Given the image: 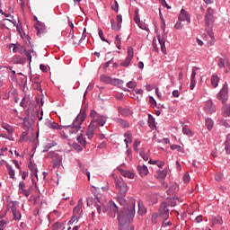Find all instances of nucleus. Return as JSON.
Masks as SVG:
<instances>
[{
    "label": "nucleus",
    "mask_w": 230,
    "mask_h": 230,
    "mask_svg": "<svg viewBox=\"0 0 230 230\" xmlns=\"http://www.w3.org/2000/svg\"><path fill=\"white\" fill-rule=\"evenodd\" d=\"M136 215V200L130 199V205L128 208H124L122 212L118 215L119 230H134V226L130 222L134 220Z\"/></svg>",
    "instance_id": "f257e3e1"
},
{
    "label": "nucleus",
    "mask_w": 230,
    "mask_h": 230,
    "mask_svg": "<svg viewBox=\"0 0 230 230\" xmlns=\"http://www.w3.org/2000/svg\"><path fill=\"white\" fill-rule=\"evenodd\" d=\"M107 119L105 117H95L90 123L87 130H86V137L88 139H93L94 135L96 134V130L98 127H103L105 125Z\"/></svg>",
    "instance_id": "f03ea898"
},
{
    "label": "nucleus",
    "mask_w": 230,
    "mask_h": 230,
    "mask_svg": "<svg viewBox=\"0 0 230 230\" xmlns=\"http://www.w3.org/2000/svg\"><path fill=\"white\" fill-rule=\"evenodd\" d=\"M115 186H116V190H119L120 197H125V194L127 193V191H128V187H127V184L125 183V181L121 178L116 179Z\"/></svg>",
    "instance_id": "7ed1b4c3"
},
{
    "label": "nucleus",
    "mask_w": 230,
    "mask_h": 230,
    "mask_svg": "<svg viewBox=\"0 0 230 230\" xmlns=\"http://www.w3.org/2000/svg\"><path fill=\"white\" fill-rule=\"evenodd\" d=\"M217 100H220L222 103H226L229 98V88L227 86V83H225L222 89L217 95Z\"/></svg>",
    "instance_id": "20e7f679"
},
{
    "label": "nucleus",
    "mask_w": 230,
    "mask_h": 230,
    "mask_svg": "<svg viewBox=\"0 0 230 230\" xmlns=\"http://www.w3.org/2000/svg\"><path fill=\"white\" fill-rule=\"evenodd\" d=\"M159 217H162L164 220H168L170 218V208H168V202H162L159 208Z\"/></svg>",
    "instance_id": "39448f33"
},
{
    "label": "nucleus",
    "mask_w": 230,
    "mask_h": 230,
    "mask_svg": "<svg viewBox=\"0 0 230 230\" xmlns=\"http://www.w3.org/2000/svg\"><path fill=\"white\" fill-rule=\"evenodd\" d=\"M102 211L105 213V211H108L110 217L114 218L116 215H118V206H116V203L113 201H110L107 205L106 208H103Z\"/></svg>",
    "instance_id": "423d86ee"
},
{
    "label": "nucleus",
    "mask_w": 230,
    "mask_h": 230,
    "mask_svg": "<svg viewBox=\"0 0 230 230\" xmlns=\"http://www.w3.org/2000/svg\"><path fill=\"white\" fill-rule=\"evenodd\" d=\"M213 19V9L208 7L205 14V24L208 28H211L214 21Z\"/></svg>",
    "instance_id": "0eeeda50"
},
{
    "label": "nucleus",
    "mask_w": 230,
    "mask_h": 230,
    "mask_svg": "<svg viewBox=\"0 0 230 230\" xmlns=\"http://www.w3.org/2000/svg\"><path fill=\"white\" fill-rule=\"evenodd\" d=\"M132 58H134V49L132 47H128L126 60L122 62L120 66L123 67H128V66H130V62H132Z\"/></svg>",
    "instance_id": "6e6552de"
},
{
    "label": "nucleus",
    "mask_w": 230,
    "mask_h": 230,
    "mask_svg": "<svg viewBox=\"0 0 230 230\" xmlns=\"http://www.w3.org/2000/svg\"><path fill=\"white\" fill-rule=\"evenodd\" d=\"M132 58H134V49L132 47H128L126 60L122 62L120 66L123 67H128V66H130V62H132Z\"/></svg>",
    "instance_id": "1a4fd4ad"
},
{
    "label": "nucleus",
    "mask_w": 230,
    "mask_h": 230,
    "mask_svg": "<svg viewBox=\"0 0 230 230\" xmlns=\"http://www.w3.org/2000/svg\"><path fill=\"white\" fill-rule=\"evenodd\" d=\"M47 157L52 159V162L54 163V168H57V166H60V164H62V158L58 157V154L55 152H49Z\"/></svg>",
    "instance_id": "9d476101"
},
{
    "label": "nucleus",
    "mask_w": 230,
    "mask_h": 230,
    "mask_svg": "<svg viewBox=\"0 0 230 230\" xmlns=\"http://www.w3.org/2000/svg\"><path fill=\"white\" fill-rule=\"evenodd\" d=\"M204 111L206 114H213L215 111H217V108H215V105L213 104V101H207L204 106Z\"/></svg>",
    "instance_id": "9b49d317"
},
{
    "label": "nucleus",
    "mask_w": 230,
    "mask_h": 230,
    "mask_svg": "<svg viewBox=\"0 0 230 230\" xmlns=\"http://www.w3.org/2000/svg\"><path fill=\"white\" fill-rule=\"evenodd\" d=\"M10 49H13V53H21V55H24V53H26V49L21 44H13Z\"/></svg>",
    "instance_id": "f8f14e48"
},
{
    "label": "nucleus",
    "mask_w": 230,
    "mask_h": 230,
    "mask_svg": "<svg viewBox=\"0 0 230 230\" xmlns=\"http://www.w3.org/2000/svg\"><path fill=\"white\" fill-rule=\"evenodd\" d=\"M179 21L181 22H184L187 21V22H191V18L190 17V14L188 13V12H186V10L181 9L179 14Z\"/></svg>",
    "instance_id": "ddd939ff"
},
{
    "label": "nucleus",
    "mask_w": 230,
    "mask_h": 230,
    "mask_svg": "<svg viewBox=\"0 0 230 230\" xmlns=\"http://www.w3.org/2000/svg\"><path fill=\"white\" fill-rule=\"evenodd\" d=\"M11 211L13 214V220H21L22 216L21 215V212L19 211V209H17L15 203H13V206L11 207Z\"/></svg>",
    "instance_id": "4468645a"
},
{
    "label": "nucleus",
    "mask_w": 230,
    "mask_h": 230,
    "mask_svg": "<svg viewBox=\"0 0 230 230\" xmlns=\"http://www.w3.org/2000/svg\"><path fill=\"white\" fill-rule=\"evenodd\" d=\"M82 204H84V199H80L78 204L74 208L73 213L77 217H82Z\"/></svg>",
    "instance_id": "2eb2a0df"
},
{
    "label": "nucleus",
    "mask_w": 230,
    "mask_h": 230,
    "mask_svg": "<svg viewBox=\"0 0 230 230\" xmlns=\"http://www.w3.org/2000/svg\"><path fill=\"white\" fill-rule=\"evenodd\" d=\"M85 121V117L84 116H77L74 119L73 122V127H75L76 128H82L81 126Z\"/></svg>",
    "instance_id": "dca6fc26"
},
{
    "label": "nucleus",
    "mask_w": 230,
    "mask_h": 230,
    "mask_svg": "<svg viewBox=\"0 0 230 230\" xmlns=\"http://www.w3.org/2000/svg\"><path fill=\"white\" fill-rule=\"evenodd\" d=\"M22 121H23V125L24 127H26L27 128H30V127L35 123V119L33 117L31 116H26L22 118Z\"/></svg>",
    "instance_id": "f3484780"
},
{
    "label": "nucleus",
    "mask_w": 230,
    "mask_h": 230,
    "mask_svg": "<svg viewBox=\"0 0 230 230\" xmlns=\"http://www.w3.org/2000/svg\"><path fill=\"white\" fill-rule=\"evenodd\" d=\"M35 28H36V31H37V35H43V33H46V26L42 25V23H40V22H38L35 24Z\"/></svg>",
    "instance_id": "a211bd4d"
},
{
    "label": "nucleus",
    "mask_w": 230,
    "mask_h": 230,
    "mask_svg": "<svg viewBox=\"0 0 230 230\" xmlns=\"http://www.w3.org/2000/svg\"><path fill=\"white\" fill-rule=\"evenodd\" d=\"M26 184L24 183V181H21L19 183V191L20 193H22V195H24V197H30V191L26 189Z\"/></svg>",
    "instance_id": "6ab92c4d"
},
{
    "label": "nucleus",
    "mask_w": 230,
    "mask_h": 230,
    "mask_svg": "<svg viewBox=\"0 0 230 230\" xmlns=\"http://www.w3.org/2000/svg\"><path fill=\"white\" fill-rule=\"evenodd\" d=\"M137 169L141 177H146L148 175V167L146 165H138Z\"/></svg>",
    "instance_id": "aec40b11"
},
{
    "label": "nucleus",
    "mask_w": 230,
    "mask_h": 230,
    "mask_svg": "<svg viewBox=\"0 0 230 230\" xmlns=\"http://www.w3.org/2000/svg\"><path fill=\"white\" fill-rule=\"evenodd\" d=\"M101 82H102L103 84H109L111 85H112L114 79H112L111 76L106 75H102L100 77Z\"/></svg>",
    "instance_id": "412c9836"
},
{
    "label": "nucleus",
    "mask_w": 230,
    "mask_h": 230,
    "mask_svg": "<svg viewBox=\"0 0 230 230\" xmlns=\"http://www.w3.org/2000/svg\"><path fill=\"white\" fill-rule=\"evenodd\" d=\"M119 113L121 116H132L133 112L130 109L119 107Z\"/></svg>",
    "instance_id": "4be33fe9"
},
{
    "label": "nucleus",
    "mask_w": 230,
    "mask_h": 230,
    "mask_svg": "<svg viewBox=\"0 0 230 230\" xmlns=\"http://www.w3.org/2000/svg\"><path fill=\"white\" fill-rule=\"evenodd\" d=\"M124 137H126L124 139V142L126 144V148H128V143H132V133L130 131H127L124 134Z\"/></svg>",
    "instance_id": "5701e85b"
},
{
    "label": "nucleus",
    "mask_w": 230,
    "mask_h": 230,
    "mask_svg": "<svg viewBox=\"0 0 230 230\" xmlns=\"http://www.w3.org/2000/svg\"><path fill=\"white\" fill-rule=\"evenodd\" d=\"M119 172H120V175L123 177H128V179H134V172L130 171H125L123 169H119Z\"/></svg>",
    "instance_id": "b1692460"
},
{
    "label": "nucleus",
    "mask_w": 230,
    "mask_h": 230,
    "mask_svg": "<svg viewBox=\"0 0 230 230\" xmlns=\"http://www.w3.org/2000/svg\"><path fill=\"white\" fill-rule=\"evenodd\" d=\"M138 204V215H141L143 217V215H146V208H145V205L143 204V202L141 200L137 201Z\"/></svg>",
    "instance_id": "393cba45"
},
{
    "label": "nucleus",
    "mask_w": 230,
    "mask_h": 230,
    "mask_svg": "<svg viewBox=\"0 0 230 230\" xmlns=\"http://www.w3.org/2000/svg\"><path fill=\"white\" fill-rule=\"evenodd\" d=\"M25 62H26V58H23L19 55H15L13 58V64H24Z\"/></svg>",
    "instance_id": "a878e982"
},
{
    "label": "nucleus",
    "mask_w": 230,
    "mask_h": 230,
    "mask_svg": "<svg viewBox=\"0 0 230 230\" xmlns=\"http://www.w3.org/2000/svg\"><path fill=\"white\" fill-rule=\"evenodd\" d=\"M158 42L161 46V51L163 53H166V41L163 38H161V35H157Z\"/></svg>",
    "instance_id": "bb28decb"
},
{
    "label": "nucleus",
    "mask_w": 230,
    "mask_h": 230,
    "mask_svg": "<svg viewBox=\"0 0 230 230\" xmlns=\"http://www.w3.org/2000/svg\"><path fill=\"white\" fill-rule=\"evenodd\" d=\"M177 200L180 201L178 197H173L172 199H167V204L168 206H171L172 208H175L177 206ZM180 202H182V200H181Z\"/></svg>",
    "instance_id": "cd10ccee"
},
{
    "label": "nucleus",
    "mask_w": 230,
    "mask_h": 230,
    "mask_svg": "<svg viewBox=\"0 0 230 230\" xmlns=\"http://www.w3.org/2000/svg\"><path fill=\"white\" fill-rule=\"evenodd\" d=\"M220 82V78H218V75H213L211 76V85L214 88L218 87V83Z\"/></svg>",
    "instance_id": "c85d7f7f"
},
{
    "label": "nucleus",
    "mask_w": 230,
    "mask_h": 230,
    "mask_svg": "<svg viewBox=\"0 0 230 230\" xmlns=\"http://www.w3.org/2000/svg\"><path fill=\"white\" fill-rule=\"evenodd\" d=\"M147 123H148L150 128H152V130H155V128H157V126H155V119H154V116L148 117Z\"/></svg>",
    "instance_id": "c756f323"
},
{
    "label": "nucleus",
    "mask_w": 230,
    "mask_h": 230,
    "mask_svg": "<svg viewBox=\"0 0 230 230\" xmlns=\"http://www.w3.org/2000/svg\"><path fill=\"white\" fill-rule=\"evenodd\" d=\"M29 170H31L32 175H34L35 177H38L37 172H39V171L37 170V165H35V164L31 162L29 164Z\"/></svg>",
    "instance_id": "7c9ffc66"
},
{
    "label": "nucleus",
    "mask_w": 230,
    "mask_h": 230,
    "mask_svg": "<svg viewBox=\"0 0 230 230\" xmlns=\"http://www.w3.org/2000/svg\"><path fill=\"white\" fill-rule=\"evenodd\" d=\"M6 168L8 170V174L11 179H15V171L13 170V167L10 164H6Z\"/></svg>",
    "instance_id": "2f4dec72"
},
{
    "label": "nucleus",
    "mask_w": 230,
    "mask_h": 230,
    "mask_svg": "<svg viewBox=\"0 0 230 230\" xmlns=\"http://www.w3.org/2000/svg\"><path fill=\"white\" fill-rule=\"evenodd\" d=\"M222 114L224 116H230V104H226L222 109Z\"/></svg>",
    "instance_id": "473e14b6"
},
{
    "label": "nucleus",
    "mask_w": 230,
    "mask_h": 230,
    "mask_svg": "<svg viewBox=\"0 0 230 230\" xmlns=\"http://www.w3.org/2000/svg\"><path fill=\"white\" fill-rule=\"evenodd\" d=\"M77 141L78 143H80L81 146H85V137H84V135L82 133H80V135L77 137Z\"/></svg>",
    "instance_id": "72a5a7b5"
},
{
    "label": "nucleus",
    "mask_w": 230,
    "mask_h": 230,
    "mask_svg": "<svg viewBox=\"0 0 230 230\" xmlns=\"http://www.w3.org/2000/svg\"><path fill=\"white\" fill-rule=\"evenodd\" d=\"M206 125H207L208 130H212L213 129V125H214L213 119H211L209 118H207L206 119Z\"/></svg>",
    "instance_id": "f704fd0d"
},
{
    "label": "nucleus",
    "mask_w": 230,
    "mask_h": 230,
    "mask_svg": "<svg viewBox=\"0 0 230 230\" xmlns=\"http://www.w3.org/2000/svg\"><path fill=\"white\" fill-rule=\"evenodd\" d=\"M79 218H82V217L80 216H76V215H73L70 221L68 222V226H73V224H75V222L78 221Z\"/></svg>",
    "instance_id": "c9c22d12"
},
{
    "label": "nucleus",
    "mask_w": 230,
    "mask_h": 230,
    "mask_svg": "<svg viewBox=\"0 0 230 230\" xmlns=\"http://www.w3.org/2000/svg\"><path fill=\"white\" fill-rule=\"evenodd\" d=\"M226 62L227 64V58H219L217 66L222 69V67H226Z\"/></svg>",
    "instance_id": "e433bc0d"
},
{
    "label": "nucleus",
    "mask_w": 230,
    "mask_h": 230,
    "mask_svg": "<svg viewBox=\"0 0 230 230\" xmlns=\"http://www.w3.org/2000/svg\"><path fill=\"white\" fill-rule=\"evenodd\" d=\"M111 28L112 30H115L116 31H119L121 29V25H119V23H116V21L111 20Z\"/></svg>",
    "instance_id": "4c0bfd02"
},
{
    "label": "nucleus",
    "mask_w": 230,
    "mask_h": 230,
    "mask_svg": "<svg viewBox=\"0 0 230 230\" xmlns=\"http://www.w3.org/2000/svg\"><path fill=\"white\" fill-rule=\"evenodd\" d=\"M79 131H80V128H76L75 126L68 129L70 136H72L73 134H78Z\"/></svg>",
    "instance_id": "58836bf2"
},
{
    "label": "nucleus",
    "mask_w": 230,
    "mask_h": 230,
    "mask_svg": "<svg viewBox=\"0 0 230 230\" xmlns=\"http://www.w3.org/2000/svg\"><path fill=\"white\" fill-rule=\"evenodd\" d=\"M47 123L49 128L58 129V124L57 122H51V120H49Z\"/></svg>",
    "instance_id": "ea45409f"
},
{
    "label": "nucleus",
    "mask_w": 230,
    "mask_h": 230,
    "mask_svg": "<svg viewBox=\"0 0 230 230\" xmlns=\"http://www.w3.org/2000/svg\"><path fill=\"white\" fill-rule=\"evenodd\" d=\"M3 128H4L5 130H7V132L9 134H13V128H12L10 125L8 124H3Z\"/></svg>",
    "instance_id": "a19ab883"
},
{
    "label": "nucleus",
    "mask_w": 230,
    "mask_h": 230,
    "mask_svg": "<svg viewBox=\"0 0 230 230\" xmlns=\"http://www.w3.org/2000/svg\"><path fill=\"white\" fill-rule=\"evenodd\" d=\"M115 44L118 49H121V39H119V35L115 37Z\"/></svg>",
    "instance_id": "79ce46f5"
},
{
    "label": "nucleus",
    "mask_w": 230,
    "mask_h": 230,
    "mask_svg": "<svg viewBox=\"0 0 230 230\" xmlns=\"http://www.w3.org/2000/svg\"><path fill=\"white\" fill-rule=\"evenodd\" d=\"M171 150H177L178 152H182V153L184 152V149L181 146H178V145H172Z\"/></svg>",
    "instance_id": "37998d69"
},
{
    "label": "nucleus",
    "mask_w": 230,
    "mask_h": 230,
    "mask_svg": "<svg viewBox=\"0 0 230 230\" xmlns=\"http://www.w3.org/2000/svg\"><path fill=\"white\" fill-rule=\"evenodd\" d=\"M118 121L123 128H127V127H128L129 125L128 122H127V120H124L123 119H119Z\"/></svg>",
    "instance_id": "c03bdc74"
},
{
    "label": "nucleus",
    "mask_w": 230,
    "mask_h": 230,
    "mask_svg": "<svg viewBox=\"0 0 230 230\" xmlns=\"http://www.w3.org/2000/svg\"><path fill=\"white\" fill-rule=\"evenodd\" d=\"M127 86H128L129 89H134V88L137 87V83H136L135 81H129V82L127 84Z\"/></svg>",
    "instance_id": "a18cd8bd"
},
{
    "label": "nucleus",
    "mask_w": 230,
    "mask_h": 230,
    "mask_svg": "<svg viewBox=\"0 0 230 230\" xmlns=\"http://www.w3.org/2000/svg\"><path fill=\"white\" fill-rule=\"evenodd\" d=\"M139 145H141V141L136 139L133 144V148H134L135 152H137V150H139V148H138Z\"/></svg>",
    "instance_id": "49530a36"
},
{
    "label": "nucleus",
    "mask_w": 230,
    "mask_h": 230,
    "mask_svg": "<svg viewBox=\"0 0 230 230\" xmlns=\"http://www.w3.org/2000/svg\"><path fill=\"white\" fill-rule=\"evenodd\" d=\"M112 85H118L119 87H121V85H123V80L113 79Z\"/></svg>",
    "instance_id": "de8ad7c7"
},
{
    "label": "nucleus",
    "mask_w": 230,
    "mask_h": 230,
    "mask_svg": "<svg viewBox=\"0 0 230 230\" xmlns=\"http://www.w3.org/2000/svg\"><path fill=\"white\" fill-rule=\"evenodd\" d=\"M160 179H166V176L168 175V171L163 170L159 172Z\"/></svg>",
    "instance_id": "09e8293b"
},
{
    "label": "nucleus",
    "mask_w": 230,
    "mask_h": 230,
    "mask_svg": "<svg viewBox=\"0 0 230 230\" xmlns=\"http://www.w3.org/2000/svg\"><path fill=\"white\" fill-rule=\"evenodd\" d=\"M117 200L120 204V206H127V200L123 199V197H118Z\"/></svg>",
    "instance_id": "8fccbe9b"
},
{
    "label": "nucleus",
    "mask_w": 230,
    "mask_h": 230,
    "mask_svg": "<svg viewBox=\"0 0 230 230\" xmlns=\"http://www.w3.org/2000/svg\"><path fill=\"white\" fill-rule=\"evenodd\" d=\"M175 190H177V188L173 185H172L169 190H167V194L168 195H173L175 193Z\"/></svg>",
    "instance_id": "3c124183"
},
{
    "label": "nucleus",
    "mask_w": 230,
    "mask_h": 230,
    "mask_svg": "<svg viewBox=\"0 0 230 230\" xmlns=\"http://www.w3.org/2000/svg\"><path fill=\"white\" fill-rule=\"evenodd\" d=\"M98 33H99V37L102 40H103V42H109L105 37H103V31H102V29L98 30Z\"/></svg>",
    "instance_id": "603ef678"
},
{
    "label": "nucleus",
    "mask_w": 230,
    "mask_h": 230,
    "mask_svg": "<svg viewBox=\"0 0 230 230\" xmlns=\"http://www.w3.org/2000/svg\"><path fill=\"white\" fill-rule=\"evenodd\" d=\"M22 141H28V131H24L21 137Z\"/></svg>",
    "instance_id": "864d4df0"
},
{
    "label": "nucleus",
    "mask_w": 230,
    "mask_h": 230,
    "mask_svg": "<svg viewBox=\"0 0 230 230\" xmlns=\"http://www.w3.org/2000/svg\"><path fill=\"white\" fill-rule=\"evenodd\" d=\"M219 124L223 125V127H226V128H229L230 124L227 122V120H219Z\"/></svg>",
    "instance_id": "5fc2aeb1"
},
{
    "label": "nucleus",
    "mask_w": 230,
    "mask_h": 230,
    "mask_svg": "<svg viewBox=\"0 0 230 230\" xmlns=\"http://www.w3.org/2000/svg\"><path fill=\"white\" fill-rule=\"evenodd\" d=\"M168 219H164L162 223V227H168V226H172V222L168 221L166 222Z\"/></svg>",
    "instance_id": "6e6d98bb"
},
{
    "label": "nucleus",
    "mask_w": 230,
    "mask_h": 230,
    "mask_svg": "<svg viewBox=\"0 0 230 230\" xmlns=\"http://www.w3.org/2000/svg\"><path fill=\"white\" fill-rule=\"evenodd\" d=\"M174 28L176 30H182V28H183L182 22H176L174 25Z\"/></svg>",
    "instance_id": "4d7b16f0"
},
{
    "label": "nucleus",
    "mask_w": 230,
    "mask_h": 230,
    "mask_svg": "<svg viewBox=\"0 0 230 230\" xmlns=\"http://www.w3.org/2000/svg\"><path fill=\"white\" fill-rule=\"evenodd\" d=\"M118 8H119V5L118 4V1H114V4L111 5V9L115 12H118Z\"/></svg>",
    "instance_id": "13d9d810"
},
{
    "label": "nucleus",
    "mask_w": 230,
    "mask_h": 230,
    "mask_svg": "<svg viewBox=\"0 0 230 230\" xmlns=\"http://www.w3.org/2000/svg\"><path fill=\"white\" fill-rule=\"evenodd\" d=\"M182 132H183V134H186L187 136H189V134H191V130L186 127H183Z\"/></svg>",
    "instance_id": "bf43d9fd"
},
{
    "label": "nucleus",
    "mask_w": 230,
    "mask_h": 230,
    "mask_svg": "<svg viewBox=\"0 0 230 230\" xmlns=\"http://www.w3.org/2000/svg\"><path fill=\"white\" fill-rule=\"evenodd\" d=\"M23 55H25L27 60H30V62H31V54L30 52L25 50V52H23Z\"/></svg>",
    "instance_id": "052dcab7"
},
{
    "label": "nucleus",
    "mask_w": 230,
    "mask_h": 230,
    "mask_svg": "<svg viewBox=\"0 0 230 230\" xmlns=\"http://www.w3.org/2000/svg\"><path fill=\"white\" fill-rule=\"evenodd\" d=\"M157 214H153L151 217V221L153 224H155L157 222Z\"/></svg>",
    "instance_id": "680f3d73"
},
{
    "label": "nucleus",
    "mask_w": 230,
    "mask_h": 230,
    "mask_svg": "<svg viewBox=\"0 0 230 230\" xmlns=\"http://www.w3.org/2000/svg\"><path fill=\"white\" fill-rule=\"evenodd\" d=\"M183 181L188 184L190 182V174H184L183 175Z\"/></svg>",
    "instance_id": "e2e57ef3"
},
{
    "label": "nucleus",
    "mask_w": 230,
    "mask_h": 230,
    "mask_svg": "<svg viewBox=\"0 0 230 230\" xmlns=\"http://www.w3.org/2000/svg\"><path fill=\"white\" fill-rule=\"evenodd\" d=\"M123 21V18L121 17L120 14L117 15V24H119L121 26V22Z\"/></svg>",
    "instance_id": "0e129e2a"
},
{
    "label": "nucleus",
    "mask_w": 230,
    "mask_h": 230,
    "mask_svg": "<svg viewBox=\"0 0 230 230\" xmlns=\"http://www.w3.org/2000/svg\"><path fill=\"white\" fill-rule=\"evenodd\" d=\"M140 155H141L142 159H144V161H148V156L146 155V154L145 152H141Z\"/></svg>",
    "instance_id": "69168bd1"
},
{
    "label": "nucleus",
    "mask_w": 230,
    "mask_h": 230,
    "mask_svg": "<svg viewBox=\"0 0 230 230\" xmlns=\"http://www.w3.org/2000/svg\"><path fill=\"white\" fill-rule=\"evenodd\" d=\"M225 150L226 154L230 155V144H225Z\"/></svg>",
    "instance_id": "338daca9"
},
{
    "label": "nucleus",
    "mask_w": 230,
    "mask_h": 230,
    "mask_svg": "<svg viewBox=\"0 0 230 230\" xmlns=\"http://www.w3.org/2000/svg\"><path fill=\"white\" fill-rule=\"evenodd\" d=\"M21 107H26V97H23L22 102H20Z\"/></svg>",
    "instance_id": "774afa93"
}]
</instances>
